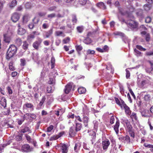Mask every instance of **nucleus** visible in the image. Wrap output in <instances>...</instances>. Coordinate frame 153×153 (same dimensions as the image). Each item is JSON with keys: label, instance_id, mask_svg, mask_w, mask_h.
Instances as JSON below:
<instances>
[{"label": "nucleus", "instance_id": "obj_1", "mask_svg": "<svg viewBox=\"0 0 153 153\" xmlns=\"http://www.w3.org/2000/svg\"><path fill=\"white\" fill-rule=\"evenodd\" d=\"M17 50V48L16 46L13 45H11L7 52V59H9L13 57L16 53Z\"/></svg>", "mask_w": 153, "mask_h": 153}, {"label": "nucleus", "instance_id": "obj_2", "mask_svg": "<svg viewBox=\"0 0 153 153\" xmlns=\"http://www.w3.org/2000/svg\"><path fill=\"white\" fill-rule=\"evenodd\" d=\"M56 149L61 151L62 153H67L68 151V147L65 143H61L58 144Z\"/></svg>", "mask_w": 153, "mask_h": 153}, {"label": "nucleus", "instance_id": "obj_3", "mask_svg": "<svg viewBox=\"0 0 153 153\" xmlns=\"http://www.w3.org/2000/svg\"><path fill=\"white\" fill-rule=\"evenodd\" d=\"M126 23L128 27L133 29L137 28L138 27V23L133 20H128L126 22Z\"/></svg>", "mask_w": 153, "mask_h": 153}, {"label": "nucleus", "instance_id": "obj_4", "mask_svg": "<svg viewBox=\"0 0 153 153\" xmlns=\"http://www.w3.org/2000/svg\"><path fill=\"white\" fill-rule=\"evenodd\" d=\"M13 34L12 32L8 31L4 35V40L5 42L9 43L10 42Z\"/></svg>", "mask_w": 153, "mask_h": 153}, {"label": "nucleus", "instance_id": "obj_5", "mask_svg": "<svg viewBox=\"0 0 153 153\" xmlns=\"http://www.w3.org/2000/svg\"><path fill=\"white\" fill-rule=\"evenodd\" d=\"M10 121L13 122V121L11 119H10L8 121L4 120L2 122L1 124L3 127H4L5 128H13V126L9 123Z\"/></svg>", "mask_w": 153, "mask_h": 153}, {"label": "nucleus", "instance_id": "obj_6", "mask_svg": "<svg viewBox=\"0 0 153 153\" xmlns=\"http://www.w3.org/2000/svg\"><path fill=\"white\" fill-rule=\"evenodd\" d=\"M110 144L109 140L106 139L102 141V146L103 150H106Z\"/></svg>", "mask_w": 153, "mask_h": 153}, {"label": "nucleus", "instance_id": "obj_7", "mask_svg": "<svg viewBox=\"0 0 153 153\" xmlns=\"http://www.w3.org/2000/svg\"><path fill=\"white\" fill-rule=\"evenodd\" d=\"M19 14L17 13H15L12 15L11 19L13 22H16L19 20Z\"/></svg>", "mask_w": 153, "mask_h": 153}, {"label": "nucleus", "instance_id": "obj_8", "mask_svg": "<svg viewBox=\"0 0 153 153\" xmlns=\"http://www.w3.org/2000/svg\"><path fill=\"white\" fill-rule=\"evenodd\" d=\"M42 41V40L40 38H39L38 40L35 42L33 44V47L36 50H38L40 44Z\"/></svg>", "mask_w": 153, "mask_h": 153}, {"label": "nucleus", "instance_id": "obj_9", "mask_svg": "<svg viewBox=\"0 0 153 153\" xmlns=\"http://www.w3.org/2000/svg\"><path fill=\"white\" fill-rule=\"evenodd\" d=\"M77 132L74 127H71L69 129V135L71 137H74L75 135Z\"/></svg>", "mask_w": 153, "mask_h": 153}, {"label": "nucleus", "instance_id": "obj_10", "mask_svg": "<svg viewBox=\"0 0 153 153\" xmlns=\"http://www.w3.org/2000/svg\"><path fill=\"white\" fill-rule=\"evenodd\" d=\"M141 113L143 117H148L151 116L150 112L148 110H143L141 111Z\"/></svg>", "mask_w": 153, "mask_h": 153}, {"label": "nucleus", "instance_id": "obj_11", "mask_svg": "<svg viewBox=\"0 0 153 153\" xmlns=\"http://www.w3.org/2000/svg\"><path fill=\"white\" fill-rule=\"evenodd\" d=\"M22 150L26 152H29L32 150V148L28 144H25L23 145L22 147Z\"/></svg>", "mask_w": 153, "mask_h": 153}, {"label": "nucleus", "instance_id": "obj_12", "mask_svg": "<svg viewBox=\"0 0 153 153\" xmlns=\"http://www.w3.org/2000/svg\"><path fill=\"white\" fill-rule=\"evenodd\" d=\"M117 118V121L115 124L114 126V129L117 134H118L119 132V128L120 126V122L118 119Z\"/></svg>", "mask_w": 153, "mask_h": 153}, {"label": "nucleus", "instance_id": "obj_13", "mask_svg": "<svg viewBox=\"0 0 153 153\" xmlns=\"http://www.w3.org/2000/svg\"><path fill=\"white\" fill-rule=\"evenodd\" d=\"M72 88V85L71 83H68L65 86L64 91L65 93L68 94L71 91Z\"/></svg>", "mask_w": 153, "mask_h": 153}, {"label": "nucleus", "instance_id": "obj_14", "mask_svg": "<svg viewBox=\"0 0 153 153\" xmlns=\"http://www.w3.org/2000/svg\"><path fill=\"white\" fill-rule=\"evenodd\" d=\"M85 111H83V120L85 126L87 127L88 126V123L89 121V118L88 116H86L85 115Z\"/></svg>", "mask_w": 153, "mask_h": 153}, {"label": "nucleus", "instance_id": "obj_15", "mask_svg": "<svg viewBox=\"0 0 153 153\" xmlns=\"http://www.w3.org/2000/svg\"><path fill=\"white\" fill-rule=\"evenodd\" d=\"M136 14L137 17L139 19H142L144 17L143 10L141 9L138 10Z\"/></svg>", "mask_w": 153, "mask_h": 153}, {"label": "nucleus", "instance_id": "obj_16", "mask_svg": "<svg viewBox=\"0 0 153 153\" xmlns=\"http://www.w3.org/2000/svg\"><path fill=\"white\" fill-rule=\"evenodd\" d=\"M89 135L91 136V141L92 144H93L96 137V133L95 131H91L89 132Z\"/></svg>", "mask_w": 153, "mask_h": 153}, {"label": "nucleus", "instance_id": "obj_17", "mask_svg": "<svg viewBox=\"0 0 153 153\" xmlns=\"http://www.w3.org/2000/svg\"><path fill=\"white\" fill-rule=\"evenodd\" d=\"M81 143L77 142L76 143L74 147V151L76 153H77L80 150V148L81 147Z\"/></svg>", "mask_w": 153, "mask_h": 153}, {"label": "nucleus", "instance_id": "obj_18", "mask_svg": "<svg viewBox=\"0 0 153 153\" xmlns=\"http://www.w3.org/2000/svg\"><path fill=\"white\" fill-rule=\"evenodd\" d=\"M23 107L30 109V111H32L34 110V106L30 103H26L24 105Z\"/></svg>", "mask_w": 153, "mask_h": 153}, {"label": "nucleus", "instance_id": "obj_19", "mask_svg": "<svg viewBox=\"0 0 153 153\" xmlns=\"http://www.w3.org/2000/svg\"><path fill=\"white\" fill-rule=\"evenodd\" d=\"M53 29H51L45 32V34L44 35V38H49L53 33Z\"/></svg>", "mask_w": 153, "mask_h": 153}, {"label": "nucleus", "instance_id": "obj_20", "mask_svg": "<svg viewBox=\"0 0 153 153\" xmlns=\"http://www.w3.org/2000/svg\"><path fill=\"white\" fill-rule=\"evenodd\" d=\"M20 26L18 24V27H19L18 30V33L20 35H23L26 32L25 29L22 28L20 27Z\"/></svg>", "mask_w": 153, "mask_h": 153}, {"label": "nucleus", "instance_id": "obj_21", "mask_svg": "<svg viewBox=\"0 0 153 153\" xmlns=\"http://www.w3.org/2000/svg\"><path fill=\"white\" fill-rule=\"evenodd\" d=\"M27 132H28V133L31 132L30 129L28 127L25 126L21 130V132L22 133H25Z\"/></svg>", "mask_w": 153, "mask_h": 153}, {"label": "nucleus", "instance_id": "obj_22", "mask_svg": "<svg viewBox=\"0 0 153 153\" xmlns=\"http://www.w3.org/2000/svg\"><path fill=\"white\" fill-rule=\"evenodd\" d=\"M71 21L73 25H75L77 22V19L76 16L75 14H73L71 15Z\"/></svg>", "mask_w": 153, "mask_h": 153}, {"label": "nucleus", "instance_id": "obj_23", "mask_svg": "<svg viewBox=\"0 0 153 153\" xmlns=\"http://www.w3.org/2000/svg\"><path fill=\"white\" fill-rule=\"evenodd\" d=\"M75 122L76 123L75 129L77 131L80 130L82 128V124L81 123H79L77 122L76 120H75Z\"/></svg>", "mask_w": 153, "mask_h": 153}, {"label": "nucleus", "instance_id": "obj_24", "mask_svg": "<svg viewBox=\"0 0 153 153\" xmlns=\"http://www.w3.org/2000/svg\"><path fill=\"white\" fill-rule=\"evenodd\" d=\"M55 87L54 86L49 85L47 88V91L48 93H53Z\"/></svg>", "mask_w": 153, "mask_h": 153}, {"label": "nucleus", "instance_id": "obj_25", "mask_svg": "<svg viewBox=\"0 0 153 153\" xmlns=\"http://www.w3.org/2000/svg\"><path fill=\"white\" fill-rule=\"evenodd\" d=\"M97 6L103 10H105L106 8V6L103 2H101L97 3Z\"/></svg>", "mask_w": 153, "mask_h": 153}, {"label": "nucleus", "instance_id": "obj_26", "mask_svg": "<svg viewBox=\"0 0 153 153\" xmlns=\"http://www.w3.org/2000/svg\"><path fill=\"white\" fill-rule=\"evenodd\" d=\"M45 100L46 98L45 97V96L43 97L42 99H41V100L40 102V103L38 105L37 108L39 109L41 108H42V105L43 103H44V102L45 101Z\"/></svg>", "mask_w": 153, "mask_h": 153}, {"label": "nucleus", "instance_id": "obj_27", "mask_svg": "<svg viewBox=\"0 0 153 153\" xmlns=\"http://www.w3.org/2000/svg\"><path fill=\"white\" fill-rule=\"evenodd\" d=\"M1 105L4 108L6 106V100L4 97H2L0 101Z\"/></svg>", "mask_w": 153, "mask_h": 153}, {"label": "nucleus", "instance_id": "obj_28", "mask_svg": "<svg viewBox=\"0 0 153 153\" xmlns=\"http://www.w3.org/2000/svg\"><path fill=\"white\" fill-rule=\"evenodd\" d=\"M29 17L28 15H26L23 16L22 18L23 23L24 24L26 23L29 21Z\"/></svg>", "mask_w": 153, "mask_h": 153}, {"label": "nucleus", "instance_id": "obj_29", "mask_svg": "<svg viewBox=\"0 0 153 153\" xmlns=\"http://www.w3.org/2000/svg\"><path fill=\"white\" fill-rule=\"evenodd\" d=\"M123 107L125 109L126 113L128 115H130L131 112L129 108L127 105H125Z\"/></svg>", "mask_w": 153, "mask_h": 153}, {"label": "nucleus", "instance_id": "obj_30", "mask_svg": "<svg viewBox=\"0 0 153 153\" xmlns=\"http://www.w3.org/2000/svg\"><path fill=\"white\" fill-rule=\"evenodd\" d=\"M29 44L26 41H24L23 42V45H22V48L25 51H26L28 48Z\"/></svg>", "mask_w": 153, "mask_h": 153}, {"label": "nucleus", "instance_id": "obj_31", "mask_svg": "<svg viewBox=\"0 0 153 153\" xmlns=\"http://www.w3.org/2000/svg\"><path fill=\"white\" fill-rule=\"evenodd\" d=\"M17 1L16 0H13L9 4V7L11 8H13L17 4Z\"/></svg>", "mask_w": 153, "mask_h": 153}, {"label": "nucleus", "instance_id": "obj_32", "mask_svg": "<svg viewBox=\"0 0 153 153\" xmlns=\"http://www.w3.org/2000/svg\"><path fill=\"white\" fill-rule=\"evenodd\" d=\"M39 21V18L36 17H35L32 20V22L33 23L35 26H36L37 25Z\"/></svg>", "mask_w": 153, "mask_h": 153}, {"label": "nucleus", "instance_id": "obj_33", "mask_svg": "<svg viewBox=\"0 0 153 153\" xmlns=\"http://www.w3.org/2000/svg\"><path fill=\"white\" fill-rule=\"evenodd\" d=\"M79 93L81 94L85 93L86 91V89L85 88L82 87L79 88L78 89Z\"/></svg>", "mask_w": 153, "mask_h": 153}, {"label": "nucleus", "instance_id": "obj_34", "mask_svg": "<svg viewBox=\"0 0 153 153\" xmlns=\"http://www.w3.org/2000/svg\"><path fill=\"white\" fill-rule=\"evenodd\" d=\"M130 117L133 120H137V117L136 115V114L135 112H133L131 113Z\"/></svg>", "mask_w": 153, "mask_h": 153}, {"label": "nucleus", "instance_id": "obj_35", "mask_svg": "<svg viewBox=\"0 0 153 153\" xmlns=\"http://www.w3.org/2000/svg\"><path fill=\"white\" fill-rule=\"evenodd\" d=\"M93 123L94 124V129L95 131H97L98 128L99 123L96 120H94Z\"/></svg>", "mask_w": 153, "mask_h": 153}, {"label": "nucleus", "instance_id": "obj_36", "mask_svg": "<svg viewBox=\"0 0 153 153\" xmlns=\"http://www.w3.org/2000/svg\"><path fill=\"white\" fill-rule=\"evenodd\" d=\"M13 62L11 61L9 63V69L11 71H14L15 70L14 67L13 65Z\"/></svg>", "mask_w": 153, "mask_h": 153}, {"label": "nucleus", "instance_id": "obj_37", "mask_svg": "<svg viewBox=\"0 0 153 153\" xmlns=\"http://www.w3.org/2000/svg\"><path fill=\"white\" fill-rule=\"evenodd\" d=\"M83 42L86 44H89L92 41L90 38L87 37L83 40Z\"/></svg>", "mask_w": 153, "mask_h": 153}, {"label": "nucleus", "instance_id": "obj_38", "mask_svg": "<svg viewBox=\"0 0 153 153\" xmlns=\"http://www.w3.org/2000/svg\"><path fill=\"white\" fill-rule=\"evenodd\" d=\"M76 29L78 32L81 33L84 30V27L83 26H78L76 27Z\"/></svg>", "mask_w": 153, "mask_h": 153}, {"label": "nucleus", "instance_id": "obj_39", "mask_svg": "<svg viewBox=\"0 0 153 153\" xmlns=\"http://www.w3.org/2000/svg\"><path fill=\"white\" fill-rule=\"evenodd\" d=\"M5 3V1L4 0L0 1V13L2 10L3 7V4Z\"/></svg>", "mask_w": 153, "mask_h": 153}, {"label": "nucleus", "instance_id": "obj_40", "mask_svg": "<svg viewBox=\"0 0 153 153\" xmlns=\"http://www.w3.org/2000/svg\"><path fill=\"white\" fill-rule=\"evenodd\" d=\"M55 60L53 57H52L51 59V68H53L54 66Z\"/></svg>", "mask_w": 153, "mask_h": 153}, {"label": "nucleus", "instance_id": "obj_41", "mask_svg": "<svg viewBox=\"0 0 153 153\" xmlns=\"http://www.w3.org/2000/svg\"><path fill=\"white\" fill-rule=\"evenodd\" d=\"M15 42L17 45L19 46H20L22 43V40L20 38H19L16 39Z\"/></svg>", "mask_w": 153, "mask_h": 153}, {"label": "nucleus", "instance_id": "obj_42", "mask_svg": "<svg viewBox=\"0 0 153 153\" xmlns=\"http://www.w3.org/2000/svg\"><path fill=\"white\" fill-rule=\"evenodd\" d=\"M126 125L127 128L129 131H131L132 128L131 125L129 123H126Z\"/></svg>", "mask_w": 153, "mask_h": 153}, {"label": "nucleus", "instance_id": "obj_43", "mask_svg": "<svg viewBox=\"0 0 153 153\" xmlns=\"http://www.w3.org/2000/svg\"><path fill=\"white\" fill-rule=\"evenodd\" d=\"M26 114L33 119H35L36 117V115L33 114L27 113Z\"/></svg>", "mask_w": 153, "mask_h": 153}, {"label": "nucleus", "instance_id": "obj_44", "mask_svg": "<svg viewBox=\"0 0 153 153\" xmlns=\"http://www.w3.org/2000/svg\"><path fill=\"white\" fill-rule=\"evenodd\" d=\"M144 99L145 100L149 101L151 99V96L149 94L145 95L144 97Z\"/></svg>", "mask_w": 153, "mask_h": 153}, {"label": "nucleus", "instance_id": "obj_45", "mask_svg": "<svg viewBox=\"0 0 153 153\" xmlns=\"http://www.w3.org/2000/svg\"><path fill=\"white\" fill-rule=\"evenodd\" d=\"M135 54L137 56H141V53L140 52L138 51L136 49H134Z\"/></svg>", "mask_w": 153, "mask_h": 153}, {"label": "nucleus", "instance_id": "obj_46", "mask_svg": "<svg viewBox=\"0 0 153 153\" xmlns=\"http://www.w3.org/2000/svg\"><path fill=\"white\" fill-rule=\"evenodd\" d=\"M123 138V139L126 140L128 143H129L130 141V138L128 136L126 135L125 137H124Z\"/></svg>", "mask_w": 153, "mask_h": 153}, {"label": "nucleus", "instance_id": "obj_47", "mask_svg": "<svg viewBox=\"0 0 153 153\" xmlns=\"http://www.w3.org/2000/svg\"><path fill=\"white\" fill-rule=\"evenodd\" d=\"M136 47L137 49L141 51H145L146 50V48H143L140 45H137Z\"/></svg>", "mask_w": 153, "mask_h": 153}, {"label": "nucleus", "instance_id": "obj_48", "mask_svg": "<svg viewBox=\"0 0 153 153\" xmlns=\"http://www.w3.org/2000/svg\"><path fill=\"white\" fill-rule=\"evenodd\" d=\"M6 89L8 91V94H11L13 93L12 90L10 86H8L6 88Z\"/></svg>", "mask_w": 153, "mask_h": 153}, {"label": "nucleus", "instance_id": "obj_49", "mask_svg": "<svg viewBox=\"0 0 153 153\" xmlns=\"http://www.w3.org/2000/svg\"><path fill=\"white\" fill-rule=\"evenodd\" d=\"M144 8L145 10L148 11L150 9V7L149 4H146L144 6Z\"/></svg>", "mask_w": 153, "mask_h": 153}, {"label": "nucleus", "instance_id": "obj_50", "mask_svg": "<svg viewBox=\"0 0 153 153\" xmlns=\"http://www.w3.org/2000/svg\"><path fill=\"white\" fill-rule=\"evenodd\" d=\"M58 139V138L57 137V135H55L51 137H50L49 140L50 141H52L57 140Z\"/></svg>", "mask_w": 153, "mask_h": 153}, {"label": "nucleus", "instance_id": "obj_51", "mask_svg": "<svg viewBox=\"0 0 153 153\" xmlns=\"http://www.w3.org/2000/svg\"><path fill=\"white\" fill-rule=\"evenodd\" d=\"M151 18L149 16H147L146 17L145 21L146 23H149L151 22Z\"/></svg>", "mask_w": 153, "mask_h": 153}, {"label": "nucleus", "instance_id": "obj_52", "mask_svg": "<svg viewBox=\"0 0 153 153\" xmlns=\"http://www.w3.org/2000/svg\"><path fill=\"white\" fill-rule=\"evenodd\" d=\"M56 16V14L54 13H52L49 14H48L47 16V17L48 18L50 19H52L53 18H54Z\"/></svg>", "mask_w": 153, "mask_h": 153}, {"label": "nucleus", "instance_id": "obj_53", "mask_svg": "<svg viewBox=\"0 0 153 153\" xmlns=\"http://www.w3.org/2000/svg\"><path fill=\"white\" fill-rule=\"evenodd\" d=\"M83 148L84 149L89 151L90 150V147L88 146L86 143H83Z\"/></svg>", "mask_w": 153, "mask_h": 153}, {"label": "nucleus", "instance_id": "obj_54", "mask_svg": "<svg viewBox=\"0 0 153 153\" xmlns=\"http://www.w3.org/2000/svg\"><path fill=\"white\" fill-rule=\"evenodd\" d=\"M70 40V38L69 37H68L64 39L63 40V42L64 44H66L68 43Z\"/></svg>", "mask_w": 153, "mask_h": 153}, {"label": "nucleus", "instance_id": "obj_55", "mask_svg": "<svg viewBox=\"0 0 153 153\" xmlns=\"http://www.w3.org/2000/svg\"><path fill=\"white\" fill-rule=\"evenodd\" d=\"M67 117L68 119L71 118L73 119L74 118L75 115L74 114L71 113H69L67 115Z\"/></svg>", "mask_w": 153, "mask_h": 153}, {"label": "nucleus", "instance_id": "obj_56", "mask_svg": "<svg viewBox=\"0 0 153 153\" xmlns=\"http://www.w3.org/2000/svg\"><path fill=\"white\" fill-rule=\"evenodd\" d=\"M115 120V117H114V116H112L111 117L110 119V123L111 124H113L114 123V121Z\"/></svg>", "mask_w": 153, "mask_h": 153}, {"label": "nucleus", "instance_id": "obj_57", "mask_svg": "<svg viewBox=\"0 0 153 153\" xmlns=\"http://www.w3.org/2000/svg\"><path fill=\"white\" fill-rule=\"evenodd\" d=\"M49 84L50 85H52L54 86L55 84L54 80L52 79H50V80L48 82Z\"/></svg>", "mask_w": 153, "mask_h": 153}, {"label": "nucleus", "instance_id": "obj_58", "mask_svg": "<svg viewBox=\"0 0 153 153\" xmlns=\"http://www.w3.org/2000/svg\"><path fill=\"white\" fill-rule=\"evenodd\" d=\"M21 66H24L25 65V60L24 59H20Z\"/></svg>", "mask_w": 153, "mask_h": 153}, {"label": "nucleus", "instance_id": "obj_59", "mask_svg": "<svg viewBox=\"0 0 153 153\" xmlns=\"http://www.w3.org/2000/svg\"><path fill=\"white\" fill-rule=\"evenodd\" d=\"M28 26L29 29H32L35 26L31 22L29 24Z\"/></svg>", "mask_w": 153, "mask_h": 153}, {"label": "nucleus", "instance_id": "obj_60", "mask_svg": "<svg viewBox=\"0 0 153 153\" xmlns=\"http://www.w3.org/2000/svg\"><path fill=\"white\" fill-rule=\"evenodd\" d=\"M115 34L117 35H119L122 37H124L125 36V35L123 33L119 32H116L115 33Z\"/></svg>", "mask_w": 153, "mask_h": 153}, {"label": "nucleus", "instance_id": "obj_61", "mask_svg": "<svg viewBox=\"0 0 153 153\" xmlns=\"http://www.w3.org/2000/svg\"><path fill=\"white\" fill-rule=\"evenodd\" d=\"M144 146L146 147L149 148H153V145H151L150 144H148L146 143H144Z\"/></svg>", "mask_w": 153, "mask_h": 153}, {"label": "nucleus", "instance_id": "obj_62", "mask_svg": "<svg viewBox=\"0 0 153 153\" xmlns=\"http://www.w3.org/2000/svg\"><path fill=\"white\" fill-rule=\"evenodd\" d=\"M146 54L147 56L153 55V51H147L146 53Z\"/></svg>", "mask_w": 153, "mask_h": 153}, {"label": "nucleus", "instance_id": "obj_63", "mask_svg": "<svg viewBox=\"0 0 153 153\" xmlns=\"http://www.w3.org/2000/svg\"><path fill=\"white\" fill-rule=\"evenodd\" d=\"M76 48L77 51H80L82 49V46L81 45H78L76 46Z\"/></svg>", "mask_w": 153, "mask_h": 153}, {"label": "nucleus", "instance_id": "obj_64", "mask_svg": "<svg viewBox=\"0 0 153 153\" xmlns=\"http://www.w3.org/2000/svg\"><path fill=\"white\" fill-rule=\"evenodd\" d=\"M56 7L55 6H53L51 7H50L48 8V10L50 11H52L55 10L56 8Z\"/></svg>", "mask_w": 153, "mask_h": 153}]
</instances>
